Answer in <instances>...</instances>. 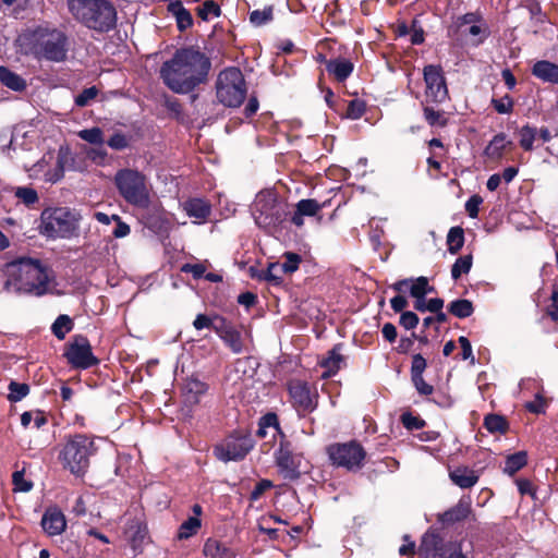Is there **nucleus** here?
<instances>
[{
	"mask_svg": "<svg viewBox=\"0 0 558 558\" xmlns=\"http://www.w3.org/2000/svg\"><path fill=\"white\" fill-rule=\"evenodd\" d=\"M10 276L5 289L17 294L43 296L49 290L48 267L38 258L22 256L10 264Z\"/></svg>",
	"mask_w": 558,
	"mask_h": 558,
	"instance_id": "2",
	"label": "nucleus"
},
{
	"mask_svg": "<svg viewBox=\"0 0 558 558\" xmlns=\"http://www.w3.org/2000/svg\"><path fill=\"white\" fill-rule=\"evenodd\" d=\"M226 317L215 314L214 316H208L206 314L196 315L193 327L196 330H202L204 328L211 329L216 332V328L219 327L220 319H225Z\"/></svg>",
	"mask_w": 558,
	"mask_h": 558,
	"instance_id": "36",
	"label": "nucleus"
},
{
	"mask_svg": "<svg viewBox=\"0 0 558 558\" xmlns=\"http://www.w3.org/2000/svg\"><path fill=\"white\" fill-rule=\"evenodd\" d=\"M283 272L280 269V263H269L266 269H262L258 274H253V278L267 281L272 286H281Z\"/></svg>",
	"mask_w": 558,
	"mask_h": 558,
	"instance_id": "30",
	"label": "nucleus"
},
{
	"mask_svg": "<svg viewBox=\"0 0 558 558\" xmlns=\"http://www.w3.org/2000/svg\"><path fill=\"white\" fill-rule=\"evenodd\" d=\"M9 395L8 400L11 402H19L29 393V385L26 383H17L11 380L8 386Z\"/></svg>",
	"mask_w": 558,
	"mask_h": 558,
	"instance_id": "41",
	"label": "nucleus"
},
{
	"mask_svg": "<svg viewBox=\"0 0 558 558\" xmlns=\"http://www.w3.org/2000/svg\"><path fill=\"white\" fill-rule=\"evenodd\" d=\"M483 426L490 434L506 435L510 429V424L506 416L497 413H488L484 416Z\"/></svg>",
	"mask_w": 558,
	"mask_h": 558,
	"instance_id": "26",
	"label": "nucleus"
},
{
	"mask_svg": "<svg viewBox=\"0 0 558 558\" xmlns=\"http://www.w3.org/2000/svg\"><path fill=\"white\" fill-rule=\"evenodd\" d=\"M114 184L124 201L138 208L149 206V192L145 175L134 169H121L114 175Z\"/></svg>",
	"mask_w": 558,
	"mask_h": 558,
	"instance_id": "9",
	"label": "nucleus"
},
{
	"mask_svg": "<svg viewBox=\"0 0 558 558\" xmlns=\"http://www.w3.org/2000/svg\"><path fill=\"white\" fill-rule=\"evenodd\" d=\"M167 11L175 17L177 27L181 33L193 26V16L181 0L170 1Z\"/></svg>",
	"mask_w": 558,
	"mask_h": 558,
	"instance_id": "25",
	"label": "nucleus"
},
{
	"mask_svg": "<svg viewBox=\"0 0 558 558\" xmlns=\"http://www.w3.org/2000/svg\"><path fill=\"white\" fill-rule=\"evenodd\" d=\"M473 256L472 254L460 256L456 259L451 267V277L458 280L463 274H469L472 268Z\"/></svg>",
	"mask_w": 558,
	"mask_h": 558,
	"instance_id": "38",
	"label": "nucleus"
},
{
	"mask_svg": "<svg viewBox=\"0 0 558 558\" xmlns=\"http://www.w3.org/2000/svg\"><path fill=\"white\" fill-rule=\"evenodd\" d=\"M423 76L426 84V102H444L448 98V87L441 65H425Z\"/></svg>",
	"mask_w": 558,
	"mask_h": 558,
	"instance_id": "16",
	"label": "nucleus"
},
{
	"mask_svg": "<svg viewBox=\"0 0 558 558\" xmlns=\"http://www.w3.org/2000/svg\"><path fill=\"white\" fill-rule=\"evenodd\" d=\"M420 558H468L461 543L445 541L435 531L428 530L418 545Z\"/></svg>",
	"mask_w": 558,
	"mask_h": 558,
	"instance_id": "13",
	"label": "nucleus"
},
{
	"mask_svg": "<svg viewBox=\"0 0 558 558\" xmlns=\"http://www.w3.org/2000/svg\"><path fill=\"white\" fill-rule=\"evenodd\" d=\"M525 410L533 414H545L547 401L541 393H536L533 401H529L524 405Z\"/></svg>",
	"mask_w": 558,
	"mask_h": 558,
	"instance_id": "53",
	"label": "nucleus"
},
{
	"mask_svg": "<svg viewBox=\"0 0 558 558\" xmlns=\"http://www.w3.org/2000/svg\"><path fill=\"white\" fill-rule=\"evenodd\" d=\"M229 553V549L219 541L215 538H208L203 547V554L209 558L225 557Z\"/></svg>",
	"mask_w": 558,
	"mask_h": 558,
	"instance_id": "39",
	"label": "nucleus"
},
{
	"mask_svg": "<svg viewBox=\"0 0 558 558\" xmlns=\"http://www.w3.org/2000/svg\"><path fill=\"white\" fill-rule=\"evenodd\" d=\"M186 389L190 393H193L195 396V402H197L198 397L204 395L207 391L208 386L206 383L201 381L197 378H191L186 383Z\"/></svg>",
	"mask_w": 558,
	"mask_h": 558,
	"instance_id": "57",
	"label": "nucleus"
},
{
	"mask_svg": "<svg viewBox=\"0 0 558 558\" xmlns=\"http://www.w3.org/2000/svg\"><path fill=\"white\" fill-rule=\"evenodd\" d=\"M274 484L270 480H260L256 483L255 487L250 494V501L254 502L260 499V497L267 492L268 489L272 488Z\"/></svg>",
	"mask_w": 558,
	"mask_h": 558,
	"instance_id": "54",
	"label": "nucleus"
},
{
	"mask_svg": "<svg viewBox=\"0 0 558 558\" xmlns=\"http://www.w3.org/2000/svg\"><path fill=\"white\" fill-rule=\"evenodd\" d=\"M343 343H336L325 357L319 362V366L324 368L323 379L335 376L342 367L345 366V357L341 354Z\"/></svg>",
	"mask_w": 558,
	"mask_h": 558,
	"instance_id": "19",
	"label": "nucleus"
},
{
	"mask_svg": "<svg viewBox=\"0 0 558 558\" xmlns=\"http://www.w3.org/2000/svg\"><path fill=\"white\" fill-rule=\"evenodd\" d=\"M0 82L14 92H23L27 86L26 81L21 75L3 65L0 66Z\"/></svg>",
	"mask_w": 558,
	"mask_h": 558,
	"instance_id": "27",
	"label": "nucleus"
},
{
	"mask_svg": "<svg viewBox=\"0 0 558 558\" xmlns=\"http://www.w3.org/2000/svg\"><path fill=\"white\" fill-rule=\"evenodd\" d=\"M423 114L425 121L430 126H440L444 128L448 123V119L445 117V112L441 110H435L433 107L426 105L423 106Z\"/></svg>",
	"mask_w": 558,
	"mask_h": 558,
	"instance_id": "37",
	"label": "nucleus"
},
{
	"mask_svg": "<svg viewBox=\"0 0 558 558\" xmlns=\"http://www.w3.org/2000/svg\"><path fill=\"white\" fill-rule=\"evenodd\" d=\"M448 252L457 254L464 245V231L461 227H452L447 234Z\"/></svg>",
	"mask_w": 558,
	"mask_h": 558,
	"instance_id": "34",
	"label": "nucleus"
},
{
	"mask_svg": "<svg viewBox=\"0 0 558 558\" xmlns=\"http://www.w3.org/2000/svg\"><path fill=\"white\" fill-rule=\"evenodd\" d=\"M28 52L37 60L63 62L69 51V39L64 32L48 26H37L24 35Z\"/></svg>",
	"mask_w": 558,
	"mask_h": 558,
	"instance_id": "4",
	"label": "nucleus"
},
{
	"mask_svg": "<svg viewBox=\"0 0 558 558\" xmlns=\"http://www.w3.org/2000/svg\"><path fill=\"white\" fill-rule=\"evenodd\" d=\"M427 367V362L421 353L412 356L411 377L422 376Z\"/></svg>",
	"mask_w": 558,
	"mask_h": 558,
	"instance_id": "58",
	"label": "nucleus"
},
{
	"mask_svg": "<svg viewBox=\"0 0 558 558\" xmlns=\"http://www.w3.org/2000/svg\"><path fill=\"white\" fill-rule=\"evenodd\" d=\"M202 526V521L196 517H189L185 521L181 523L178 530L177 537L180 541L189 539L193 535H195Z\"/></svg>",
	"mask_w": 558,
	"mask_h": 558,
	"instance_id": "33",
	"label": "nucleus"
},
{
	"mask_svg": "<svg viewBox=\"0 0 558 558\" xmlns=\"http://www.w3.org/2000/svg\"><path fill=\"white\" fill-rule=\"evenodd\" d=\"M531 73L534 77L541 80L544 83L558 85V64L548 60L536 61Z\"/></svg>",
	"mask_w": 558,
	"mask_h": 558,
	"instance_id": "24",
	"label": "nucleus"
},
{
	"mask_svg": "<svg viewBox=\"0 0 558 558\" xmlns=\"http://www.w3.org/2000/svg\"><path fill=\"white\" fill-rule=\"evenodd\" d=\"M196 15L202 21H208L209 16L219 17L221 15L220 5L214 0H206L204 3L196 8Z\"/></svg>",
	"mask_w": 558,
	"mask_h": 558,
	"instance_id": "40",
	"label": "nucleus"
},
{
	"mask_svg": "<svg viewBox=\"0 0 558 558\" xmlns=\"http://www.w3.org/2000/svg\"><path fill=\"white\" fill-rule=\"evenodd\" d=\"M411 381L421 396H430L434 392V387L424 380L423 375L411 377Z\"/></svg>",
	"mask_w": 558,
	"mask_h": 558,
	"instance_id": "62",
	"label": "nucleus"
},
{
	"mask_svg": "<svg viewBox=\"0 0 558 558\" xmlns=\"http://www.w3.org/2000/svg\"><path fill=\"white\" fill-rule=\"evenodd\" d=\"M401 423L408 430H418L426 425L423 418L413 415L411 412H405L401 415Z\"/></svg>",
	"mask_w": 558,
	"mask_h": 558,
	"instance_id": "51",
	"label": "nucleus"
},
{
	"mask_svg": "<svg viewBox=\"0 0 558 558\" xmlns=\"http://www.w3.org/2000/svg\"><path fill=\"white\" fill-rule=\"evenodd\" d=\"M490 105L499 114H508L513 111L514 101L513 98L507 94L499 99L492 98Z\"/></svg>",
	"mask_w": 558,
	"mask_h": 558,
	"instance_id": "45",
	"label": "nucleus"
},
{
	"mask_svg": "<svg viewBox=\"0 0 558 558\" xmlns=\"http://www.w3.org/2000/svg\"><path fill=\"white\" fill-rule=\"evenodd\" d=\"M255 440L247 429L238 428L229 433L213 447L214 457L223 462L242 461L253 450Z\"/></svg>",
	"mask_w": 558,
	"mask_h": 558,
	"instance_id": "10",
	"label": "nucleus"
},
{
	"mask_svg": "<svg viewBox=\"0 0 558 558\" xmlns=\"http://www.w3.org/2000/svg\"><path fill=\"white\" fill-rule=\"evenodd\" d=\"M39 232L49 239H71L78 233V217L66 207L46 208L40 215Z\"/></svg>",
	"mask_w": 558,
	"mask_h": 558,
	"instance_id": "6",
	"label": "nucleus"
},
{
	"mask_svg": "<svg viewBox=\"0 0 558 558\" xmlns=\"http://www.w3.org/2000/svg\"><path fill=\"white\" fill-rule=\"evenodd\" d=\"M420 323V318L416 313L411 311L402 312L400 315L399 324L407 330L414 329Z\"/></svg>",
	"mask_w": 558,
	"mask_h": 558,
	"instance_id": "56",
	"label": "nucleus"
},
{
	"mask_svg": "<svg viewBox=\"0 0 558 558\" xmlns=\"http://www.w3.org/2000/svg\"><path fill=\"white\" fill-rule=\"evenodd\" d=\"M216 333L223 341V343L234 354H241L244 351V342L242 333L235 328L232 322L227 318L220 319L219 327L216 328Z\"/></svg>",
	"mask_w": 558,
	"mask_h": 558,
	"instance_id": "17",
	"label": "nucleus"
},
{
	"mask_svg": "<svg viewBox=\"0 0 558 558\" xmlns=\"http://www.w3.org/2000/svg\"><path fill=\"white\" fill-rule=\"evenodd\" d=\"M99 90L96 86H92L88 88L83 89L78 95L75 96L74 104L77 107H86L89 105L92 100H94Z\"/></svg>",
	"mask_w": 558,
	"mask_h": 558,
	"instance_id": "52",
	"label": "nucleus"
},
{
	"mask_svg": "<svg viewBox=\"0 0 558 558\" xmlns=\"http://www.w3.org/2000/svg\"><path fill=\"white\" fill-rule=\"evenodd\" d=\"M211 69L210 59L195 46L177 49L160 66V78L175 94H190L206 83Z\"/></svg>",
	"mask_w": 558,
	"mask_h": 558,
	"instance_id": "1",
	"label": "nucleus"
},
{
	"mask_svg": "<svg viewBox=\"0 0 558 558\" xmlns=\"http://www.w3.org/2000/svg\"><path fill=\"white\" fill-rule=\"evenodd\" d=\"M327 73L331 75L336 82H345L354 71V64L351 60L337 57L329 59L327 63Z\"/></svg>",
	"mask_w": 558,
	"mask_h": 558,
	"instance_id": "23",
	"label": "nucleus"
},
{
	"mask_svg": "<svg viewBox=\"0 0 558 558\" xmlns=\"http://www.w3.org/2000/svg\"><path fill=\"white\" fill-rule=\"evenodd\" d=\"M327 454L333 465L348 471L361 470L367 456L357 440L331 444L327 447Z\"/></svg>",
	"mask_w": 558,
	"mask_h": 558,
	"instance_id": "12",
	"label": "nucleus"
},
{
	"mask_svg": "<svg viewBox=\"0 0 558 558\" xmlns=\"http://www.w3.org/2000/svg\"><path fill=\"white\" fill-rule=\"evenodd\" d=\"M470 498L462 497L454 506L437 514V522L444 527L452 526L456 523L463 522L471 514Z\"/></svg>",
	"mask_w": 558,
	"mask_h": 558,
	"instance_id": "18",
	"label": "nucleus"
},
{
	"mask_svg": "<svg viewBox=\"0 0 558 558\" xmlns=\"http://www.w3.org/2000/svg\"><path fill=\"white\" fill-rule=\"evenodd\" d=\"M12 484L14 485V492L22 493H28L34 486L32 481L25 480L24 470L13 472Z\"/></svg>",
	"mask_w": 558,
	"mask_h": 558,
	"instance_id": "50",
	"label": "nucleus"
},
{
	"mask_svg": "<svg viewBox=\"0 0 558 558\" xmlns=\"http://www.w3.org/2000/svg\"><path fill=\"white\" fill-rule=\"evenodd\" d=\"M40 525L49 536H56L65 531L66 520L58 507H49L43 514Z\"/></svg>",
	"mask_w": 558,
	"mask_h": 558,
	"instance_id": "20",
	"label": "nucleus"
},
{
	"mask_svg": "<svg viewBox=\"0 0 558 558\" xmlns=\"http://www.w3.org/2000/svg\"><path fill=\"white\" fill-rule=\"evenodd\" d=\"M275 464L278 473L288 481H298L301 475L307 472L310 463L305 460L304 453L298 450L296 446L287 438L284 433L274 452Z\"/></svg>",
	"mask_w": 558,
	"mask_h": 558,
	"instance_id": "7",
	"label": "nucleus"
},
{
	"mask_svg": "<svg viewBox=\"0 0 558 558\" xmlns=\"http://www.w3.org/2000/svg\"><path fill=\"white\" fill-rule=\"evenodd\" d=\"M253 215L258 227L275 228L286 219V205L278 199L275 193L260 192L255 198Z\"/></svg>",
	"mask_w": 558,
	"mask_h": 558,
	"instance_id": "11",
	"label": "nucleus"
},
{
	"mask_svg": "<svg viewBox=\"0 0 558 558\" xmlns=\"http://www.w3.org/2000/svg\"><path fill=\"white\" fill-rule=\"evenodd\" d=\"M78 136L83 141L93 145L104 144V133L101 129L97 126L80 131Z\"/></svg>",
	"mask_w": 558,
	"mask_h": 558,
	"instance_id": "47",
	"label": "nucleus"
},
{
	"mask_svg": "<svg viewBox=\"0 0 558 558\" xmlns=\"http://www.w3.org/2000/svg\"><path fill=\"white\" fill-rule=\"evenodd\" d=\"M14 195L28 207L37 203L39 199L37 191L29 186L17 187Z\"/></svg>",
	"mask_w": 558,
	"mask_h": 558,
	"instance_id": "48",
	"label": "nucleus"
},
{
	"mask_svg": "<svg viewBox=\"0 0 558 558\" xmlns=\"http://www.w3.org/2000/svg\"><path fill=\"white\" fill-rule=\"evenodd\" d=\"M520 135V146L525 151H532L534 149L533 143L537 135V129L535 126H531L530 124H525L518 130Z\"/></svg>",
	"mask_w": 558,
	"mask_h": 558,
	"instance_id": "35",
	"label": "nucleus"
},
{
	"mask_svg": "<svg viewBox=\"0 0 558 558\" xmlns=\"http://www.w3.org/2000/svg\"><path fill=\"white\" fill-rule=\"evenodd\" d=\"M545 313L553 322H558V284L553 286L550 304L546 307Z\"/></svg>",
	"mask_w": 558,
	"mask_h": 558,
	"instance_id": "55",
	"label": "nucleus"
},
{
	"mask_svg": "<svg viewBox=\"0 0 558 558\" xmlns=\"http://www.w3.org/2000/svg\"><path fill=\"white\" fill-rule=\"evenodd\" d=\"M515 484L520 495H529L533 499H536V488L529 478L519 477L515 480Z\"/></svg>",
	"mask_w": 558,
	"mask_h": 558,
	"instance_id": "59",
	"label": "nucleus"
},
{
	"mask_svg": "<svg viewBox=\"0 0 558 558\" xmlns=\"http://www.w3.org/2000/svg\"><path fill=\"white\" fill-rule=\"evenodd\" d=\"M71 14L89 29L108 33L117 25V10L109 0H68Z\"/></svg>",
	"mask_w": 558,
	"mask_h": 558,
	"instance_id": "5",
	"label": "nucleus"
},
{
	"mask_svg": "<svg viewBox=\"0 0 558 558\" xmlns=\"http://www.w3.org/2000/svg\"><path fill=\"white\" fill-rule=\"evenodd\" d=\"M504 138H506V133L504 132L494 135L487 146L484 148V156L492 160H501L506 154V149L502 144Z\"/></svg>",
	"mask_w": 558,
	"mask_h": 558,
	"instance_id": "28",
	"label": "nucleus"
},
{
	"mask_svg": "<svg viewBox=\"0 0 558 558\" xmlns=\"http://www.w3.org/2000/svg\"><path fill=\"white\" fill-rule=\"evenodd\" d=\"M63 356L74 369H88L100 363V360L93 353L88 338L81 333L74 335L65 343Z\"/></svg>",
	"mask_w": 558,
	"mask_h": 558,
	"instance_id": "14",
	"label": "nucleus"
},
{
	"mask_svg": "<svg viewBox=\"0 0 558 558\" xmlns=\"http://www.w3.org/2000/svg\"><path fill=\"white\" fill-rule=\"evenodd\" d=\"M366 111V102L362 99L355 98L349 101L345 117L351 120H357L364 116Z\"/></svg>",
	"mask_w": 558,
	"mask_h": 558,
	"instance_id": "44",
	"label": "nucleus"
},
{
	"mask_svg": "<svg viewBox=\"0 0 558 558\" xmlns=\"http://www.w3.org/2000/svg\"><path fill=\"white\" fill-rule=\"evenodd\" d=\"M108 146L116 150H122L129 146L128 137L120 132H117L111 135V137L107 142Z\"/></svg>",
	"mask_w": 558,
	"mask_h": 558,
	"instance_id": "63",
	"label": "nucleus"
},
{
	"mask_svg": "<svg viewBox=\"0 0 558 558\" xmlns=\"http://www.w3.org/2000/svg\"><path fill=\"white\" fill-rule=\"evenodd\" d=\"M284 262L280 263V269L283 274H292L299 269L302 262V257L292 252H287L284 255Z\"/></svg>",
	"mask_w": 558,
	"mask_h": 558,
	"instance_id": "46",
	"label": "nucleus"
},
{
	"mask_svg": "<svg viewBox=\"0 0 558 558\" xmlns=\"http://www.w3.org/2000/svg\"><path fill=\"white\" fill-rule=\"evenodd\" d=\"M165 107L173 114L175 119H180L183 112L181 101L175 97H166Z\"/></svg>",
	"mask_w": 558,
	"mask_h": 558,
	"instance_id": "64",
	"label": "nucleus"
},
{
	"mask_svg": "<svg viewBox=\"0 0 558 558\" xmlns=\"http://www.w3.org/2000/svg\"><path fill=\"white\" fill-rule=\"evenodd\" d=\"M246 82L239 68L230 66L218 74L216 81V97L225 107H240L246 98Z\"/></svg>",
	"mask_w": 558,
	"mask_h": 558,
	"instance_id": "8",
	"label": "nucleus"
},
{
	"mask_svg": "<svg viewBox=\"0 0 558 558\" xmlns=\"http://www.w3.org/2000/svg\"><path fill=\"white\" fill-rule=\"evenodd\" d=\"M426 287H428L427 277L421 276L417 278H413L410 284V295L412 298H422L427 295Z\"/></svg>",
	"mask_w": 558,
	"mask_h": 558,
	"instance_id": "49",
	"label": "nucleus"
},
{
	"mask_svg": "<svg viewBox=\"0 0 558 558\" xmlns=\"http://www.w3.org/2000/svg\"><path fill=\"white\" fill-rule=\"evenodd\" d=\"M181 271L185 274H192L194 279H201L205 276L206 267L202 263L190 264L186 263L181 267Z\"/></svg>",
	"mask_w": 558,
	"mask_h": 558,
	"instance_id": "61",
	"label": "nucleus"
},
{
	"mask_svg": "<svg viewBox=\"0 0 558 558\" xmlns=\"http://www.w3.org/2000/svg\"><path fill=\"white\" fill-rule=\"evenodd\" d=\"M185 214L196 223H204L211 214V205L207 199L191 197L183 203Z\"/></svg>",
	"mask_w": 558,
	"mask_h": 558,
	"instance_id": "21",
	"label": "nucleus"
},
{
	"mask_svg": "<svg viewBox=\"0 0 558 558\" xmlns=\"http://www.w3.org/2000/svg\"><path fill=\"white\" fill-rule=\"evenodd\" d=\"M274 20V7L268 5L264 10H254L250 13V22L256 27L263 26Z\"/></svg>",
	"mask_w": 558,
	"mask_h": 558,
	"instance_id": "42",
	"label": "nucleus"
},
{
	"mask_svg": "<svg viewBox=\"0 0 558 558\" xmlns=\"http://www.w3.org/2000/svg\"><path fill=\"white\" fill-rule=\"evenodd\" d=\"M483 203L482 196L478 194L472 195L465 203V210L470 218L478 217V207Z\"/></svg>",
	"mask_w": 558,
	"mask_h": 558,
	"instance_id": "60",
	"label": "nucleus"
},
{
	"mask_svg": "<svg viewBox=\"0 0 558 558\" xmlns=\"http://www.w3.org/2000/svg\"><path fill=\"white\" fill-rule=\"evenodd\" d=\"M450 481L461 489H469L473 487L480 480L477 471L470 469L466 465H458L449 470Z\"/></svg>",
	"mask_w": 558,
	"mask_h": 558,
	"instance_id": "22",
	"label": "nucleus"
},
{
	"mask_svg": "<svg viewBox=\"0 0 558 558\" xmlns=\"http://www.w3.org/2000/svg\"><path fill=\"white\" fill-rule=\"evenodd\" d=\"M448 312L457 318L463 319L473 315V302L468 299H457L447 305Z\"/></svg>",
	"mask_w": 558,
	"mask_h": 558,
	"instance_id": "31",
	"label": "nucleus"
},
{
	"mask_svg": "<svg viewBox=\"0 0 558 558\" xmlns=\"http://www.w3.org/2000/svg\"><path fill=\"white\" fill-rule=\"evenodd\" d=\"M325 203L324 204H319L316 199H313V198H306V199H301L298 204H296V209L300 211L301 215L303 216H308V217H313L315 216L323 207H325Z\"/></svg>",
	"mask_w": 558,
	"mask_h": 558,
	"instance_id": "43",
	"label": "nucleus"
},
{
	"mask_svg": "<svg viewBox=\"0 0 558 558\" xmlns=\"http://www.w3.org/2000/svg\"><path fill=\"white\" fill-rule=\"evenodd\" d=\"M98 453L95 437L76 433L65 437L58 453V460L64 471L75 477H84L92 459Z\"/></svg>",
	"mask_w": 558,
	"mask_h": 558,
	"instance_id": "3",
	"label": "nucleus"
},
{
	"mask_svg": "<svg viewBox=\"0 0 558 558\" xmlns=\"http://www.w3.org/2000/svg\"><path fill=\"white\" fill-rule=\"evenodd\" d=\"M527 464L526 451H517L509 454L505 460L504 473L509 476H514L521 469Z\"/></svg>",
	"mask_w": 558,
	"mask_h": 558,
	"instance_id": "29",
	"label": "nucleus"
},
{
	"mask_svg": "<svg viewBox=\"0 0 558 558\" xmlns=\"http://www.w3.org/2000/svg\"><path fill=\"white\" fill-rule=\"evenodd\" d=\"M287 390L290 403L300 417H305L316 410L318 393L311 390L307 381L295 378L290 379L287 383Z\"/></svg>",
	"mask_w": 558,
	"mask_h": 558,
	"instance_id": "15",
	"label": "nucleus"
},
{
	"mask_svg": "<svg viewBox=\"0 0 558 558\" xmlns=\"http://www.w3.org/2000/svg\"><path fill=\"white\" fill-rule=\"evenodd\" d=\"M74 328L73 319L66 315H59L51 325V332L58 340H63Z\"/></svg>",
	"mask_w": 558,
	"mask_h": 558,
	"instance_id": "32",
	"label": "nucleus"
}]
</instances>
